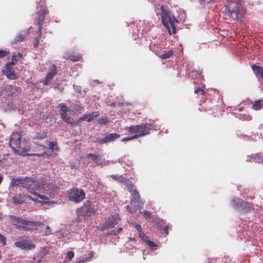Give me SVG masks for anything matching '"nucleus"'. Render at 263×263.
<instances>
[{
    "label": "nucleus",
    "mask_w": 263,
    "mask_h": 263,
    "mask_svg": "<svg viewBox=\"0 0 263 263\" xmlns=\"http://www.w3.org/2000/svg\"><path fill=\"white\" fill-rule=\"evenodd\" d=\"M48 13V11L46 7H42L36 14V19L34 21L35 24L38 25V29L42 30L43 23L44 21L46 15Z\"/></svg>",
    "instance_id": "10"
},
{
    "label": "nucleus",
    "mask_w": 263,
    "mask_h": 263,
    "mask_svg": "<svg viewBox=\"0 0 263 263\" xmlns=\"http://www.w3.org/2000/svg\"><path fill=\"white\" fill-rule=\"evenodd\" d=\"M194 93L198 95L199 96H203L205 94V91L203 88L197 87L194 90Z\"/></svg>",
    "instance_id": "32"
},
{
    "label": "nucleus",
    "mask_w": 263,
    "mask_h": 263,
    "mask_svg": "<svg viewBox=\"0 0 263 263\" xmlns=\"http://www.w3.org/2000/svg\"><path fill=\"white\" fill-rule=\"evenodd\" d=\"M30 179V178L28 177L13 178L11 179L10 186H20L25 188L26 186H28L27 183L29 182Z\"/></svg>",
    "instance_id": "11"
},
{
    "label": "nucleus",
    "mask_w": 263,
    "mask_h": 263,
    "mask_svg": "<svg viewBox=\"0 0 263 263\" xmlns=\"http://www.w3.org/2000/svg\"><path fill=\"white\" fill-rule=\"evenodd\" d=\"M168 228H169V226L168 224L167 226H165V227L163 229V232H164V233L166 235H167L169 234Z\"/></svg>",
    "instance_id": "50"
},
{
    "label": "nucleus",
    "mask_w": 263,
    "mask_h": 263,
    "mask_svg": "<svg viewBox=\"0 0 263 263\" xmlns=\"http://www.w3.org/2000/svg\"><path fill=\"white\" fill-rule=\"evenodd\" d=\"M9 217L16 229L24 231L32 230L33 229L30 227V220L11 215Z\"/></svg>",
    "instance_id": "5"
},
{
    "label": "nucleus",
    "mask_w": 263,
    "mask_h": 263,
    "mask_svg": "<svg viewBox=\"0 0 263 263\" xmlns=\"http://www.w3.org/2000/svg\"><path fill=\"white\" fill-rule=\"evenodd\" d=\"M93 251H91L90 253H89V256L88 258V259H89V260H90L92 258V257H93Z\"/></svg>",
    "instance_id": "56"
},
{
    "label": "nucleus",
    "mask_w": 263,
    "mask_h": 263,
    "mask_svg": "<svg viewBox=\"0 0 263 263\" xmlns=\"http://www.w3.org/2000/svg\"><path fill=\"white\" fill-rule=\"evenodd\" d=\"M15 63L14 62H10L7 63L5 66V69L4 70V74L11 80H13L15 78L14 69L11 67Z\"/></svg>",
    "instance_id": "16"
},
{
    "label": "nucleus",
    "mask_w": 263,
    "mask_h": 263,
    "mask_svg": "<svg viewBox=\"0 0 263 263\" xmlns=\"http://www.w3.org/2000/svg\"><path fill=\"white\" fill-rule=\"evenodd\" d=\"M16 56H17V58L18 57L20 58H21L22 57V55L20 53H18L17 55Z\"/></svg>",
    "instance_id": "60"
},
{
    "label": "nucleus",
    "mask_w": 263,
    "mask_h": 263,
    "mask_svg": "<svg viewBox=\"0 0 263 263\" xmlns=\"http://www.w3.org/2000/svg\"><path fill=\"white\" fill-rule=\"evenodd\" d=\"M99 114L98 111L93 112L91 114L84 115L79 118V120L84 121L86 120L87 122H91L93 120L95 117H98Z\"/></svg>",
    "instance_id": "20"
},
{
    "label": "nucleus",
    "mask_w": 263,
    "mask_h": 263,
    "mask_svg": "<svg viewBox=\"0 0 263 263\" xmlns=\"http://www.w3.org/2000/svg\"><path fill=\"white\" fill-rule=\"evenodd\" d=\"M51 80H50L49 79H47V78H45V80L43 81L44 85H45V86L48 85H49V82Z\"/></svg>",
    "instance_id": "53"
},
{
    "label": "nucleus",
    "mask_w": 263,
    "mask_h": 263,
    "mask_svg": "<svg viewBox=\"0 0 263 263\" xmlns=\"http://www.w3.org/2000/svg\"><path fill=\"white\" fill-rule=\"evenodd\" d=\"M90 261L89 259H88V258H86L85 259L80 260L78 262V263H85V262H86L87 261Z\"/></svg>",
    "instance_id": "54"
},
{
    "label": "nucleus",
    "mask_w": 263,
    "mask_h": 263,
    "mask_svg": "<svg viewBox=\"0 0 263 263\" xmlns=\"http://www.w3.org/2000/svg\"><path fill=\"white\" fill-rule=\"evenodd\" d=\"M2 181H3V177L0 175V184H1Z\"/></svg>",
    "instance_id": "62"
},
{
    "label": "nucleus",
    "mask_w": 263,
    "mask_h": 263,
    "mask_svg": "<svg viewBox=\"0 0 263 263\" xmlns=\"http://www.w3.org/2000/svg\"><path fill=\"white\" fill-rule=\"evenodd\" d=\"M41 146H42L43 148H45L46 146L44 145H40Z\"/></svg>",
    "instance_id": "63"
},
{
    "label": "nucleus",
    "mask_w": 263,
    "mask_h": 263,
    "mask_svg": "<svg viewBox=\"0 0 263 263\" xmlns=\"http://www.w3.org/2000/svg\"><path fill=\"white\" fill-rule=\"evenodd\" d=\"M27 33H28L24 32V33H21L18 34L15 37L12 43L16 44L25 41Z\"/></svg>",
    "instance_id": "26"
},
{
    "label": "nucleus",
    "mask_w": 263,
    "mask_h": 263,
    "mask_svg": "<svg viewBox=\"0 0 263 263\" xmlns=\"http://www.w3.org/2000/svg\"><path fill=\"white\" fill-rule=\"evenodd\" d=\"M28 186L25 188L27 189L28 191L35 196H36L37 193L36 191L41 190V185H40V181H35L33 178H30L29 182L27 183Z\"/></svg>",
    "instance_id": "14"
},
{
    "label": "nucleus",
    "mask_w": 263,
    "mask_h": 263,
    "mask_svg": "<svg viewBox=\"0 0 263 263\" xmlns=\"http://www.w3.org/2000/svg\"><path fill=\"white\" fill-rule=\"evenodd\" d=\"M140 212L141 214L143 215L144 218L147 220L151 219L152 217L151 213L148 211L144 210L142 212Z\"/></svg>",
    "instance_id": "33"
},
{
    "label": "nucleus",
    "mask_w": 263,
    "mask_h": 263,
    "mask_svg": "<svg viewBox=\"0 0 263 263\" xmlns=\"http://www.w3.org/2000/svg\"><path fill=\"white\" fill-rule=\"evenodd\" d=\"M130 194L132 196V198L130 200V203H133L136 200L138 201L140 200V196L137 190L133 191V193H130Z\"/></svg>",
    "instance_id": "30"
},
{
    "label": "nucleus",
    "mask_w": 263,
    "mask_h": 263,
    "mask_svg": "<svg viewBox=\"0 0 263 263\" xmlns=\"http://www.w3.org/2000/svg\"><path fill=\"white\" fill-rule=\"evenodd\" d=\"M8 54L6 51L0 50V59L6 57Z\"/></svg>",
    "instance_id": "45"
},
{
    "label": "nucleus",
    "mask_w": 263,
    "mask_h": 263,
    "mask_svg": "<svg viewBox=\"0 0 263 263\" xmlns=\"http://www.w3.org/2000/svg\"><path fill=\"white\" fill-rule=\"evenodd\" d=\"M87 158H90L92 161H93L96 165H102V163L100 162L102 156L99 155H96L92 153H89L87 155Z\"/></svg>",
    "instance_id": "21"
},
{
    "label": "nucleus",
    "mask_w": 263,
    "mask_h": 263,
    "mask_svg": "<svg viewBox=\"0 0 263 263\" xmlns=\"http://www.w3.org/2000/svg\"><path fill=\"white\" fill-rule=\"evenodd\" d=\"M68 199L75 203L81 202L85 197V193L82 189L72 188L68 191Z\"/></svg>",
    "instance_id": "7"
},
{
    "label": "nucleus",
    "mask_w": 263,
    "mask_h": 263,
    "mask_svg": "<svg viewBox=\"0 0 263 263\" xmlns=\"http://www.w3.org/2000/svg\"><path fill=\"white\" fill-rule=\"evenodd\" d=\"M174 52V51L172 49L166 51H164L163 53L160 56V58L162 60L170 58L173 54Z\"/></svg>",
    "instance_id": "29"
},
{
    "label": "nucleus",
    "mask_w": 263,
    "mask_h": 263,
    "mask_svg": "<svg viewBox=\"0 0 263 263\" xmlns=\"http://www.w3.org/2000/svg\"><path fill=\"white\" fill-rule=\"evenodd\" d=\"M135 228L137 230L139 233H141V232H142V229L141 228V226L140 224H136L135 226Z\"/></svg>",
    "instance_id": "46"
},
{
    "label": "nucleus",
    "mask_w": 263,
    "mask_h": 263,
    "mask_svg": "<svg viewBox=\"0 0 263 263\" xmlns=\"http://www.w3.org/2000/svg\"><path fill=\"white\" fill-rule=\"evenodd\" d=\"M59 107L61 119L66 123H70V118L67 114L68 107L64 103L59 104Z\"/></svg>",
    "instance_id": "15"
},
{
    "label": "nucleus",
    "mask_w": 263,
    "mask_h": 263,
    "mask_svg": "<svg viewBox=\"0 0 263 263\" xmlns=\"http://www.w3.org/2000/svg\"><path fill=\"white\" fill-rule=\"evenodd\" d=\"M52 234V231L50 227L48 226L46 227V230L44 232V235L47 236Z\"/></svg>",
    "instance_id": "40"
},
{
    "label": "nucleus",
    "mask_w": 263,
    "mask_h": 263,
    "mask_svg": "<svg viewBox=\"0 0 263 263\" xmlns=\"http://www.w3.org/2000/svg\"><path fill=\"white\" fill-rule=\"evenodd\" d=\"M199 110L201 111H204V112L206 111V109L204 108H199Z\"/></svg>",
    "instance_id": "59"
},
{
    "label": "nucleus",
    "mask_w": 263,
    "mask_h": 263,
    "mask_svg": "<svg viewBox=\"0 0 263 263\" xmlns=\"http://www.w3.org/2000/svg\"><path fill=\"white\" fill-rule=\"evenodd\" d=\"M40 185H41V189H44L45 192L47 194L52 196L54 194L58 189V187L55 185L51 183L45 182L43 180L40 181Z\"/></svg>",
    "instance_id": "12"
},
{
    "label": "nucleus",
    "mask_w": 263,
    "mask_h": 263,
    "mask_svg": "<svg viewBox=\"0 0 263 263\" xmlns=\"http://www.w3.org/2000/svg\"><path fill=\"white\" fill-rule=\"evenodd\" d=\"M143 136V134H136L132 137H129V140H132L135 139H137L138 138L141 137Z\"/></svg>",
    "instance_id": "42"
},
{
    "label": "nucleus",
    "mask_w": 263,
    "mask_h": 263,
    "mask_svg": "<svg viewBox=\"0 0 263 263\" xmlns=\"http://www.w3.org/2000/svg\"><path fill=\"white\" fill-rule=\"evenodd\" d=\"M0 243L3 246L6 245V238L1 234H0Z\"/></svg>",
    "instance_id": "38"
},
{
    "label": "nucleus",
    "mask_w": 263,
    "mask_h": 263,
    "mask_svg": "<svg viewBox=\"0 0 263 263\" xmlns=\"http://www.w3.org/2000/svg\"><path fill=\"white\" fill-rule=\"evenodd\" d=\"M22 136L20 134L16 132L11 134L9 141V145L15 154L25 156L27 149L21 141Z\"/></svg>",
    "instance_id": "2"
},
{
    "label": "nucleus",
    "mask_w": 263,
    "mask_h": 263,
    "mask_svg": "<svg viewBox=\"0 0 263 263\" xmlns=\"http://www.w3.org/2000/svg\"><path fill=\"white\" fill-rule=\"evenodd\" d=\"M66 257L69 260H71L74 257V252L71 251H68Z\"/></svg>",
    "instance_id": "41"
},
{
    "label": "nucleus",
    "mask_w": 263,
    "mask_h": 263,
    "mask_svg": "<svg viewBox=\"0 0 263 263\" xmlns=\"http://www.w3.org/2000/svg\"><path fill=\"white\" fill-rule=\"evenodd\" d=\"M25 196H26V195L21 193L13 196L12 198L13 203L17 204L23 203L25 201Z\"/></svg>",
    "instance_id": "22"
},
{
    "label": "nucleus",
    "mask_w": 263,
    "mask_h": 263,
    "mask_svg": "<svg viewBox=\"0 0 263 263\" xmlns=\"http://www.w3.org/2000/svg\"><path fill=\"white\" fill-rule=\"evenodd\" d=\"M122 141H129V137L124 138L122 139Z\"/></svg>",
    "instance_id": "58"
},
{
    "label": "nucleus",
    "mask_w": 263,
    "mask_h": 263,
    "mask_svg": "<svg viewBox=\"0 0 263 263\" xmlns=\"http://www.w3.org/2000/svg\"><path fill=\"white\" fill-rule=\"evenodd\" d=\"M82 121L81 120H79V119L77 121H72L71 120H70V123H68L69 124H70L71 125H78L80 122Z\"/></svg>",
    "instance_id": "47"
},
{
    "label": "nucleus",
    "mask_w": 263,
    "mask_h": 263,
    "mask_svg": "<svg viewBox=\"0 0 263 263\" xmlns=\"http://www.w3.org/2000/svg\"><path fill=\"white\" fill-rule=\"evenodd\" d=\"M232 204L234 208H239L241 211L244 212H250L253 208L252 203L245 201L240 198L233 199Z\"/></svg>",
    "instance_id": "8"
},
{
    "label": "nucleus",
    "mask_w": 263,
    "mask_h": 263,
    "mask_svg": "<svg viewBox=\"0 0 263 263\" xmlns=\"http://www.w3.org/2000/svg\"><path fill=\"white\" fill-rule=\"evenodd\" d=\"M95 205L90 201H87L82 206L77 209L78 216H90L96 213Z\"/></svg>",
    "instance_id": "6"
},
{
    "label": "nucleus",
    "mask_w": 263,
    "mask_h": 263,
    "mask_svg": "<svg viewBox=\"0 0 263 263\" xmlns=\"http://www.w3.org/2000/svg\"><path fill=\"white\" fill-rule=\"evenodd\" d=\"M59 86H60V84H58L56 86H54V88L55 90H58L60 91V92H62L64 89L63 87H60Z\"/></svg>",
    "instance_id": "51"
},
{
    "label": "nucleus",
    "mask_w": 263,
    "mask_h": 263,
    "mask_svg": "<svg viewBox=\"0 0 263 263\" xmlns=\"http://www.w3.org/2000/svg\"><path fill=\"white\" fill-rule=\"evenodd\" d=\"M37 31H38V35L35 38V41H37L38 42H39L40 40L41 39V36H42V30L40 31V29H38Z\"/></svg>",
    "instance_id": "48"
},
{
    "label": "nucleus",
    "mask_w": 263,
    "mask_h": 263,
    "mask_svg": "<svg viewBox=\"0 0 263 263\" xmlns=\"http://www.w3.org/2000/svg\"><path fill=\"white\" fill-rule=\"evenodd\" d=\"M15 246L22 250H30L35 248V245L30 239L23 240L14 243Z\"/></svg>",
    "instance_id": "13"
},
{
    "label": "nucleus",
    "mask_w": 263,
    "mask_h": 263,
    "mask_svg": "<svg viewBox=\"0 0 263 263\" xmlns=\"http://www.w3.org/2000/svg\"><path fill=\"white\" fill-rule=\"evenodd\" d=\"M124 184L126 186L128 191L130 193H133V191L136 190L135 184L132 183L128 179Z\"/></svg>",
    "instance_id": "28"
},
{
    "label": "nucleus",
    "mask_w": 263,
    "mask_h": 263,
    "mask_svg": "<svg viewBox=\"0 0 263 263\" xmlns=\"http://www.w3.org/2000/svg\"><path fill=\"white\" fill-rule=\"evenodd\" d=\"M11 60L13 61H17L18 60L17 58V56L15 55H13L12 56Z\"/></svg>",
    "instance_id": "55"
},
{
    "label": "nucleus",
    "mask_w": 263,
    "mask_h": 263,
    "mask_svg": "<svg viewBox=\"0 0 263 263\" xmlns=\"http://www.w3.org/2000/svg\"><path fill=\"white\" fill-rule=\"evenodd\" d=\"M252 108L255 110L261 109L263 108V100L260 99L255 101L253 103Z\"/></svg>",
    "instance_id": "24"
},
{
    "label": "nucleus",
    "mask_w": 263,
    "mask_h": 263,
    "mask_svg": "<svg viewBox=\"0 0 263 263\" xmlns=\"http://www.w3.org/2000/svg\"><path fill=\"white\" fill-rule=\"evenodd\" d=\"M160 15L162 18V24L167 29L170 34H171V28L172 29V33L176 34V24L178 23L179 22L173 15L171 14L167 6L162 5L160 7Z\"/></svg>",
    "instance_id": "1"
},
{
    "label": "nucleus",
    "mask_w": 263,
    "mask_h": 263,
    "mask_svg": "<svg viewBox=\"0 0 263 263\" xmlns=\"http://www.w3.org/2000/svg\"><path fill=\"white\" fill-rule=\"evenodd\" d=\"M47 137V133L43 132L41 135H37L33 138V140L39 139L42 140Z\"/></svg>",
    "instance_id": "35"
},
{
    "label": "nucleus",
    "mask_w": 263,
    "mask_h": 263,
    "mask_svg": "<svg viewBox=\"0 0 263 263\" xmlns=\"http://www.w3.org/2000/svg\"><path fill=\"white\" fill-rule=\"evenodd\" d=\"M153 129V125L149 123L130 125L125 128V130L132 134H142L143 136L148 135Z\"/></svg>",
    "instance_id": "4"
},
{
    "label": "nucleus",
    "mask_w": 263,
    "mask_h": 263,
    "mask_svg": "<svg viewBox=\"0 0 263 263\" xmlns=\"http://www.w3.org/2000/svg\"><path fill=\"white\" fill-rule=\"evenodd\" d=\"M238 2V0H227V8L232 16L234 15L237 20H239L243 17L245 10Z\"/></svg>",
    "instance_id": "3"
},
{
    "label": "nucleus",
    "mask_w": 263,
    "mask_h": 263,
    "mask_svg": "<svg viewBox=\"0 0 263 263\" xmlns=\"http://www.w3.org/2000/svg\"><path fill=\"white\" fill-rule=\"evenodd\" d=\"M45 155H46V153L44 152V153H43L42 154H29V155H30V156H39L43 157Z\"/></svg>",
    "instance_id": "52"
},
{
    "label": "nucleus",
    "mask_w": 263,
    "mask_h": 263,
    "mask_svg": "<svg viewBox=\"0 0 263 263\" xmlns=\"http://www.w3.org/2000/svg\"><path fill=\"white\" fill-rule=\"evenodd\" d=\"M120 220V217L118 214H114L109 217L106 221L100 227L101 231L114 228Z\"/></svg>",
    "instance_id": "9"
},
{
    "label": "nucleus",
    "mask_w": 263,
    "mask_h": 263,
    "mask_svg": "<svg viewBox=\"0 0 263 263\" xmlns=\"http://www.w3.org/2000/svg\"><path fill=\"white\" fill-rule=\"evenodd\" d=\"M49 148L52 151H59L60 150V148L58 146L56 141L50 142L49 143Z\"/></svg>",
    "instance_id": "31"
},
{
    "label": "nucleus",
    "mask_w": 263,
    "mask_h": 263,
    "mask_svg": "<svg viewBox=\"0 0 263 263\" xmlns=\"http://www.w3.org/2000/svg\"><path fill=\"white\" fill-rule=\"evenodd\" d=\"M63 58L65 60H69L73 62H76L79 61L82 59V56L80 54H74L72 53L66 52L63 55Z\"/></svg>",
    "instance_id": "18"
},
{
    "label": "nucleus",
    "mask_w": 263,
    "mask_h": 263,
    "mask_svg": "<svg viewBox=\"0 0 263 263\" xmlns=\"http://www.w3.org/2000/svg\"><path fill=\"white\" fill-rule=\"evenodd\" d=\"M99 122V123H100L101 124L105 125V124L108 123L109 121L107 118H104L100 119Z\"/></svg>",
    "instance_id": "39"
},
{
    "label": "nucleus",
    "mask_w": 263,
    "mask_h": 263,
    "mask_svg": "<svg viewBox=\"0 0 263 263\" xmlns=\"http://www.w3.org/2000/svg\"><path fill=\"white\" fill-rule=\"evenodd\" d=\"M122 230H123L122 228H119L117 230H112L109 233V235H114V236L117 235L119 233H120V232L122 231Z\"/></svg>",
    "instance_id": "36"
},
{
    "label": "nucleus",
    "mask_w": 263,
    "mask_h": 263,
    "mask_svg": "<svg viewBox=\"0 0 263 263\" xmlns=\"http://www.w3.org/2000/svg\"><path fill=\"white\" fill-rule=\"evenodd\" d=\"M28 197H29L30 199H31V200H34V199H33L31 196H28Z\"/></svg>",
    "instance_id": "64"
},
{
    "label": "nucleus",
    "mask_w": 263,
    "mask_h": 263,
    "mask_svg": "<svg viewBox=\"0 0 263 263\" xmlns=\"http://www.w3.org/2000/svg\"><path fill=\"white\" fill-rule=\"evenodd\" d=\"M129 240H131V241H135L136 239L135 238H134V237L133 238H131L130 237V238H129Z\"/></svg>",
    "instance_id": "61"
},
{
    "label": "nucleus",
    "mask_w": 263,
    "mask_h": 263,
    "mask_svg": "<svg viewBox=\"0 0 263 263\" xmlns=\"http://www.w3.org/2000/svg\"><path fill=\"white\" fill-rule=\"evenodd\" d=\"M251 67L255 73L258 74L263 79V67L253 65Z\"/></svg>",
    "instance_id": "25"
},
{
    "label": "nucleus",
    "mask_w": 263,
    "mask_h": 263,
    "mask_svg": "<svg viewBox=\"0 0 263 263\" xmlns=\"http://www.w3.org/2000/svg\"><path fill=\"white\" fill-rule=\"evenodd\" d=\"M120 137V135L117 133H111L107 136L101 138L99 140V143L100 144L106 143L115 141L117 139Z\"/></svg>",
    "instance_id": "17"
},
{
    "label": "nucleus",
    "mask_w": 263,
    "mask_h": 263,
    "mask_svg": "<svg viewBox=\"0 0 263 263\" xmlns=\"http://www.w3.org/2000/svg\"><path fill=\"white\" fill-rule=\"evenodd\" d=\"M110 177L114 180L117 181L118 182H120L121 183H123L124 184L126 182H127V178L124 177L123 176H119V175H111L110 176Z\"/></svg>",
    "instance_id": "27"
},
{
    "label": "nucleus",
    "mask_w": 263,
    "mask_h": 263,
    "mask_svg": "<svg viewBox=\"0 0 263 263\" xmlns=\"http://www.w3.org/2000/svg\"><path fill=\"white\" fill-rule=\"evenodd\" d=\"M36 196L42 199H44V200H48L49 199V198L47 196H46L44 195H41L40 194L37 193V194L36 195Z\"/></svg>",
    "instance_id": "49"
},
{
    "label": "nucleus",
    "mask_w": 263,
    "mask_h": 263,
    "mask_svg": "<svg viewBox=\"0 0 263 263\" xmlns=\"http://www.w3.org/2000/svg\"><path fill=\"white\" fill-rule=\"evenodd\" d=\"M137 208L135 207L134 208H132V206L130 205H128L127 206V210L130 212V213H133V212H135L137 210Z\"/></svg>",
    "instance_id": "43"
},
{
    "label": "nucleus",
    "mask_w": 263,
    "mask_h": 263,
    "mask_svg": "<svg viewBox=\"0 0 263 263\" xmlns=\"http://www.w3.org/2000/svg\"><path fill=\"white\" fill-rule=\"evenodd\" d=\"M39 42H38L37 41H35V42L34 43V45H33V46L34 48H36L38 45H39Z\"/></svg>",
    "instance_id": "57"
},
{
    "label": "nucleus",
    "mask_w": 263,
    "mask_h": 263,
    "mask_svg": "<svg viewBox=\"0 0 263 263\" xmlns=\"http://www.w3.org/2000/svg\"><path fill=\"white\" fill-rule=\"evenodd\" d=\"M139 237L141 238V239L145 241V242H147L148 240H147L148 239V237L147 235H146L145 234H144L143 232H141V233H139Z\"/></svg>",
    "instance_id": "37"
},
{
    "label": "nucleus",
    "mask_w": 263,
    "mask_h": 263,
    "mask_svg": "<svg viewBox=\"0 0 263 263\" xmlns=\"http://www.w3.org/2000/svg\"><path fill=\"white\" fill-rule=\"evenodd\" d=\"M148 245L152 248H154L157 247L156 244H155L154 242L151 240H148L147 242Z\"/></svg>",
    "instance_id": "44"
},
{
    "label": "nucleus",
    "mask_w": 263,
    "mask_h": 263,
    "mask_svg": "<svg viewBox=\"0 0 263 263\" xmlns=\"http://www.w3.org/2000/svg\"><path fill=\"white\" fill-rule=\"evenodd\" d=\"M249 161L250 162H254L255 163H258L263 164V155L260 154H252L251 156H249Z\"/></svg>",
    "instance_id": "19"
},
{
    "label": "nucleus",
    "mask_w": 263,
    "mask_h": 263,
    "mask_svg": "<svg viewBox=\"0 0 263 263\" xmlns=\"http://www.w3.org/2000/svg\"><path fill=\"white\" fill-rule=\"evenodd\" d=\"M43 224V222L40 221H35L30 220V227L32 229L33 227H40Z\"/></svg>",
    "instance_id": "34"
},
{
    "label": "nucleus",
    "mask_w": 263,
    "mask_h": 263,
    "mask_svg": "<svg viewBox=\"0 0 263 263\" xmlns=\"http://www.w3.org/2000/svg\"><path fill=\"white\" fill-rule=\"evenodd\" d=\"M57 73V68L56 66L54 64H52L51 66V70L49 72H48L47 74L46 78H47V79H49L50 80H51L54 76Z\"/></svg>",
    "instance_id": "23"
}]
</instances>
